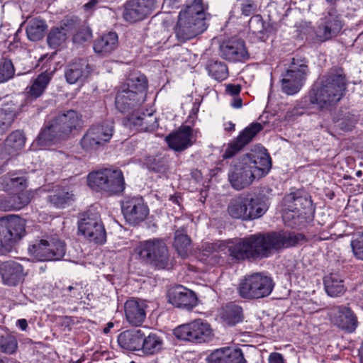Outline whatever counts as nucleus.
Returning a JSON list of instances; mask_svg holds the SVG:
<instances>
[{
    "label": "nucleus",
    "instance_id": "f257e3e1",
    "mask_svg": "<svg viewBox=\"0 0 363 363\" xmlns=\"http://www.w3.org/2000/svg\"><path fill=\"white\" fill-rule=\"evenodd\" d=\"M147 88L145 76L134 73L121 86L116 97V108L127 114L126 125L140 131L152 130L158 125L152 114L139 113L140 106L145 101Z\"/></svg>",
    "mask_w": 363,
    "mask_h": 363
},
{
    "label": "nucleus",
    "instance_id": "f03ea898",
    "mask_svg": "<svg viewBox=\"0 0 363 363\" xmlns=\"http://www.w3.org/2000/svg\"><path fill=\"white\" fill-rule=\"evenodd\" d=\"M298 238L291 233L279 232L252 235L235 241L220 242L219 247L227 250L229 255L238 260L268 257L280 250L296 245Z\"/></svg>",
    "mask_w": 363,
    "mask_h": 363
},
{
    "label": "nucleus",
    "instance_id": "7ed1b4c3",
    "mask_svg": "<svg viewBox=\"0 0 363 363\" xmlns=\"http://www.w3.org/2000/svg\"><path fill=\"white\" fill-rule=\"evenodd\" d=\"M271 160L266 150L258 147L239 158L228 171V181L235 190L249 186L255 179L265 176L271 169Z\"/></svg>",
    "mask_w": 363,
    "mask_h": 363
},
{
    "label": "nucleus",
    "instance_id": "20e7f679",
    "mask_svg": "<svg viewBox=\"0 0 363 363\" xmlns=\"http://www.w3.org/2000/svg\"><path fill=\"white\" fill-rule=\"evenodd\" d=\"M345 87L344 76L327 74L314 85L308 96L309 101L320 109L328 108L342 99Z\"/></svg>",
    "mask_w": 363,
    "mask_h": 363
},
{
    "label": "nucleus",
    "instance_id": "39448f33",
    "mask_svg": "<svg viewBox=\"0 0 363 363\" xmlns=\"http://www.w3.org/2000/svg\"><path fill=\"white\" fill-rule=\"evenodd\" d=\"M79 116L74 111L60 114L49 122L40 133L36 143L42 148L50 147L66 138L79 125Z\"/></svg>",
    "mask_w": 363,
    "mask_h": 363
},
{
    "label": "nucleus",
    "instance_id": "423d86ee",
    "mask_svg": "<svg viewBox=\"0 0 363 363\" xmlns=\"http://www.w3.org/2000/svg\"><path fill=\"white\" fill-rule=\"evenodd\" d=\"M201 0H194L190 6L179 15L177 34L184 39H190L203 33L207 28Z\"/></svg>",
    "mask_w": 363,
    "mask_h": 363
},
{
    "label": "nucleus",
    "instance_id": "0eeeda50",
    "mask_svg": "<svg viewBox=\"0 0 363 363\" xmlns=\"http://www.w3.org/2000/svg\"><path fill=\"white\" fill-rule=\"evenodd\" d=\"M135 255L159 269H170L172 262L165 242L159 239L147 240L138 243L134 249Z\"/></svg>",
    "mask_w": 363,
    "mask_h": 363
},
{
    "label": "nucleus",
    "instance_id": "6e6552de",
    "mask_svg": "<svg viewBox=\"0 0 363 363\" xmlns=\"http://www.w3.org/2000/svg\"><path fill=\"white\" fill-rule=\"evenodd\" d=\"M285 208L282 218L285 223L290 226L303 223L308 214L312 211V202L307 197L302 196L300 191L291 193L284 199Z\"/></svg>",
    "mask_w": 363,
    "mask_h": 363
},
{
    "label": "nucleus",
    "instance_id": "1a4fd4ad",
    "mask_svg": "<svg viewBox=\"0 0 363 363\" xmlns=\"http://www.w3.org/2000/svg\"><path fill=\"white\" fill-rule=\"evenodd\" d=\"M173 334L178 340L194 344L208 342L214 336L211 325L201 318L176 327Z\"/></svg>",
    "mask_w": 363,
    "mask_h": 363
},
{
    "label": "nucleus",
    "instance_id": "9d476101",
    "mask_svg": "<svg viewBox=\"0 0 363 363\" xmlns=\"http://www.w3.org/2000/svg\"><path fill=\"white\" fill-rule=\"evenodd\" d=\"M267 210V206L259 199L243 194L232 199L228 208V212L232 218L243 220L258 218Z\"/></svg>",
    "mask_w": 363,
    "mask_h": 363
},
{
    "label": "nucleus",
    "instance_id": "9b49d317",
    "mask_svg": "<svg viewBox=\"0 0 363 363\" xmlns=\"http://www.w3.org/2000/svg\"><path fill=\"white\" fill-rule=\"evenodd\" d=\"M273 279L261 273L245 277L240 282L238 293L242 298L257 299L268 296L274 289Z\"/></svg>",
    "mask_w": 363,
    "mask_h": 363
},
{
    "label": "nucleus",
    "instance_id": "f8f14e48",
    "mask_svg": "<svg viewBox=\"0 0 363 363\" xmlns=\"http://www.w3.org/2000/svg\"><path fill=\"white\" fill-rule=\"evenodd\" d=\"M308 73L306 62L294 58L289 67L282 74L281 89L287 95L298 93L306 81Z\"/></svg>",
    "mask_w": 363,
    "mask_h": 363
},
{
    "label": "nucleus",
    "instance_id": "ddd939ff",
    "mask_svg": "<svg viewBox=\"0 0 363 363\" xmlns=\"http://www.w3.org/2000/svg\"><path fill=\"white\" fill-rule=\"evenodd\" d=\"M79 233L89 240L103 244L106 234L99 216L96 214H84L78 222Z\"/></svg>",
    "mask_w": 363,
    "mask_h": 363
},
{
    "label": "nucleus",
    "instance_id": "4468645a",
    "mask_svg": "<svg viewBox=\"0 0 363 363\" xmlns=\"http://www.w3.org/2000/svg\"><path fill=\"white\" fill-rule=\"evenodd\" d=\"M25 233V221L17 216L0 218V245H9L19 240Z\"/></svg>",
    "mask_w": 363,
    "mask_h": 363
},
{
    "label": "nucleus",
    "instance_id": "2eb2a0df",
    "mask_svg": "<svg viewBox=\"0 0 363 363\" xmlns=\"http://www.w3.org/2000/svg\"><path fill=\"white\" fill-rule=\"evenodd\" d=\"M157 8V0H129L124 5L123 16L130 23L142 21Z\"/></svg>",
    "mask_w": 363,
    "mask_h": 363
},
{
    "label": "nucleus",
    "instance_id": "dca6fc26",
    "mask_svg": "<svg viewBox=\"0 0 363 363\" xmlns=\"http://www.w3.org/2000/svg\"><path fill=\"white\" fill-rule=\"evenodd\" d=\"M198 134V130L182 125L177 131L167 135L165 140L169 148L176 152H182L195 143Z\"/></svg>",
    "mask_w": 363,
    "mask_h": 363
},
{
    "label": "nucleus",
    "instance_id": "f3484780",
    "mask_svg": "<svg viewBox=\"0 0 363 363\" xmlns=\"http://www.w3.org/2000/svg\"><path fill=\"white\" fill-rule=\"evenodd\" d=\"M121 208L125 220L133 225L143 220L149 213L148 208L141 197L126 198L123 201Z\"/></svg>",
    "mask_w": 363,
    "mask_h": 363
},
{
    "label": "nucleus",
    "instance_id": "a211bd4d",
    "mask_svg": "<svg viewBox=\"0 0 363 363\" xmlns=\"http://www.w3.org/2000/svg\"><path fill=\"white\" fill-rule=\"evenodd\" d=\"M23 265L14 260H9L0 264V277L4 284L16 286L23 281L28 275Z\"/></svg>",
    "mask_w": 363,
    "mask_h": 363
},
{
    "label": "nucleus",
    "instance_id": "6ab92c4d",
    "mask_svg": "<svg viewBox=\"0 0 363 363\" xmlns=\"http://www.w3.org/2000/svg\"><path fill=\"white\" fill-rule=\"evenodd\" d=\"M168 302L175 307L191 309L197 304L195 293L182 286L177 285L169 289L167 293Z\"/></svg>",
    "mask_w": 363,
    "mask_h": 363
},
{
    "label": "nucleus",
    "instance_id": "aec40b11",
    "mask_svg": "<svg viewBox=\"0 0 363 363\" xmlns=\"http://www.w3.org/2000/svg\"><path fill=\"white\" fill-rule=\"evenodd\" d=\"M329 315L335 325L348 333L354 332L357 326V318L348 307H335L330 311Z\"/></svg>",
    "mask_w": 363,
    "mask_h": 363
},
{
    "label": "nucleus",
    "instance_id": "412c9836",
    "mask_svg": "<svg viewBox=\"0 0 363 363\" xmlns=\"http://www.w3.org/2000/svg\"><path fill=\"white\" fill-rule=\"evenodd\" d=\"M51 244L49 240H45V239L37 240L28 247V253L35 260L40 262L61 259L63 252L62 246L60 245L57 252L54 253L52 250L49 248V245Z\"/></svg>",
    "mask_w": 363,
    "mask_h": 363
},
{
    "label": "nucleus",
    "instance_id": "4be33fe9",
    "mask_svg": "<svg viewBox=\"0 0 363 363\" xmlns=\"http://www.w3.org/2000/svg\"><path fill=\"white\" fill-rule=\"evenodd\" d=\"M146 302L143 300L130 298L124 304L125 316L132 325L139 326L146 318Z\"/></svg>",
    "mask_w": 363,
    "mask_h": 363
},
{
    "label": "nucleus",
    "instance_id": "5701e85b",
    "mask_svg": "<svg viewBox=\"0 0 363 363\" xmlns=\"http://www.w3.org/2000/svg\"><path fill=\"white\" fill-rule=\"evenodd\" d=\"M262 129L259 123H252L245 128L238 136L236 140L229 144L223 155V158H230L236 154L241 148L250 143L254 136Z\"/></svg>",
    "mask_w": 363,
    "mask_h": 363
},
{
    "label": "nucleus",
    "instance_id": "b1692460",
    "mask_svg": "<svg viewBox=\"0 0 363 363\" xmlns=\"http://www.w3.org/2000/svg\"><path fill=\"white\" fill-rule=\"evenodd\" d=\"M220 55L230 62H241L248 59V52L242 40H230L220 46Z\"/></svg>",
    "mask_w": 363,
    "mask_h": 363
},
{
    "label": "nucleus",
    "instance_id": "393cba45",
    "mask_svg": "<svg viewBox=\"0 0 363 363\" xmlns=\"http://www.w3.org/2000/svg\"><path fill=\"white\" fill-rule=\"evenodd\" d=\"M143 333L140 330H129L121 333L118 337L119 345L127 350H141Z\"/></svg>",
    "mask_w": 363,
    "mask_h": 363
},
{
    "label": "nucleus",
    "instance_id": "a878e982",
    "mask_svg": "<svg viewBox=\"0 0 363 363\" xmlns=\"http://www.w3.org/2000/svg\"><path fill=\"white\" fill-rule=\"evenodd\" d=\"M116 174L112 173L111 169H104L89 174L87 183L89 186L96 191L106 193V182L109 179H116Z\"/></svg>",
    "mask_w": 363,
    "mask_h": 363
},
{
    "label": "nucleus",
    "instance_id": "bb28decb",
    "mask_svg": "<svg viewBox=\"0 0 363 363\" xmlns=\"http://www.w3.org/2000/svg\"><path fill=\"white\" fill-rule=\"evenodd\" d=\"M98 133L97 129L89 128L82 137L80 145L85 152L94 151L110 140L109 133H104V137L99 138L95 137Z\"/></svg>",
    "mask_w": 363,
    "mask_h": 363
},
{
    "label": "nucleus",
    "instance_id": "cd10ccee",
    "mask_svg": "<svg viewBox=\"0 0 363 363\" xmlns=\"http://www.w3.org/2000/svg\"><path fill=\"white\" fill-rule=\"evenodd\" d=\"M91 73V67L84 61H79L69 65L65 72V77L68 83L75 84L86 79Z\"/></svg>",
    "mask_w": 363,
    "mask_h": 363
},
{
    "label": "nucleus",
    "instance_id": "c85d7f7f",
    "mask_svg": "<svg viewBox=\"0 0 363 363\" xmlns=\"http://www.w3.org/2000/svg\"><path fill=\"white\" fill-rule=\"evenodd\" d=\"M164 342L162 335L150 333L147 337L143 336L141 350L147 355L158 354L164 349Z\"/></svg>",
    "mask_w": 363,
    "mask_h": 363
},
{
    "label": "nucleus",
    "instance_id": "c756f323",
    "mask_svg": "<svg viewBox=\"0 0 363 363\" xmlns=\"http://www.w3.org/2000/svg\"><path fill=\"white\" fill-rule=\"evenodd\" d=\"M75 200V196L69 187H58L49 196V201L56 208H63L71 205Z\"/></svg>",
    "mask_w": 363,
    "mask_h": 363
},
{
    "label": "nucleus",
    "instance_id": "7c9ffc66",
    "mask_svg": "<svg viewBox=\"0 0 363 363\" xmlns=\"http://www.w3.org/2000/svg\"><path fill=\"white\" fill-rule=\"evenodd\" d=\"M118 38L115 32H108L102 35L96 40L94 50L96 53L106 55L115 50L118 45Z\"/></svg>",
    "mask_w": 363,
    "mask_h": 363
},
{
    "label": "nucleus",
    "instance_id": "2f4dec72",
    "mask_svg": "<svg viewBox=\"0 0 363 363\" xmlns=\"http://www.w3.org/2000/svg\"><path fill=\"white\" fill-rule=\"evenodd\" d=\"M51 77L48 73H42L34 79L26 88L28 98L37 99L40 97L47 88Z\"/></svg>",
    "mask_w": 363,
    "mask_h": 363
},
{
    "label": "nucleus",
    "instance_id": "473e14b6",
    "mask_svg": "<svg viewBox=\"0 0 363 363\" xmlns=\"http://www.w3.org/2000/svg\"><path fill=\"white\" fill-rule=\"evenodd\" d=\"M342 28L341 21L337 16H330L326 24L323 28H319L317 36L321 41L330 39L337 35Z\"/></svg>",
    "mask_w": 363,
    "mask_h": 363
},
{
    "label": "nucleus",
    "instance_id": "72a5a7b5",
    "mask_svg": "<svg viewBox=\"0 0 363 363\" xmlns=\"http://www.w3.org/2000/svg\"><path fill=\"white\" fill-rule=\"evenodd\" d=\"M324 285L326 293L331 297L339 296L345 291L343 281L337 274H330L325 277Z\"/></svg>",
    "mask_w": 363,
    "mask_h": 363
},
{
    "label": "nucleus",
    "instance_id": "f704fd0d",
    "mask_svg": "<svg viewBox=\"0 0 363 363\" xmlns=\"http://www.w3.org/2000/svg\"><path fill=\"white\" fill-rule=\"evenodd\" d=\"M191 240L184 228L176 230L174 233V247L182 257L188 256L190 252Z\"/></svg>",
    "mask_w": 363,
    "mask_h": 363
},
{
    "label": "nucleus",
    "instance_id": "c9c22d12",
    "mask_svg": "<svg viewBox=\"0 0 363 363\" xmlns=\"http://www.w3.org/2000/svg\"><path fill=\"white\" fill-rule=\"evenodd\" d=\"M48 26L45 22L40 18H33L28 23L26 34L29 40L37 41L45 34Z\"/></svg>",
    "mask_w": 363,
    "mask_h": 363
},
{
    "label": "nucleus",
    "instance_id": "e433bc0d",
    "mask_svg": "<svg viewBox=\"0 0 363 363\" xmlns=\"http://www.w3.org/2000/svg\"><path fill=\"white\" fill-rule=\"evenodd\" d=\"M210 77L217 81H223L228 77V69L226 65L217 60H210L206 67Z\"/></svg>",
    "mask_w": 363,
    "mask_h": 363
},
{
    "label": "nucleus",
    "instance_id": "4c0bfd02",
    "mask_svg": "<svg viewBox=\"0 0 363 363\" xmlns=\"http://www.w3.org/2000/svg\"><path fill=\"white\" fill-rule=\"evenodd\" d=\"M25 137L20 131L11 133L6 140V147L10 154H15L25 145Z\"/></svg>",
    "mask_w": 363,
    "mask_h": 363
},
{
    "label": "nucleus",
    "instance_id": "58836bf2",
    "mask_svg": "<svg viewBox=\"0 0 363 363\" xmlns=\"http://www.w3.org/2000/svg\"><path fill=\"white\" fill-rule=\"evenodd\" d=\"M112 173L116 174V179H108L107 182H106V184L108 188H106V194H115L121 193L125 188L124 178L123 172L119 169H112Z\"/></svg>",
    "mask_w": 363,
    "mask_h": 363
},
{
    "label": "nucleus",
    "instance_id": "ea45409f",
    "mask_svg": "<svg viewBox=\"0 0 363 363\" xmlns=\"http://www.w3.org/2000/svg\"><path fill=\"white\" fill-rule=\"evenodd\" d=\"M16 174L9 172L0 178V188L8 191L18 186H26V179L21 177H15Z\"/></svg>",
    "mask_w": 363,
    "mask_h": 363
},
{
    "label": "nucleus",
    "instance_id": "a19ab883",
    "mask_svg": "<svg viewBox=\"0 0 363 363\" xmlns=\"http://www.w3.org/2000/svg\"><path fill=\"white\" fill-rule=\"evenodd\" d=\"M221 318L229 325H233L242 320V309L239 306H228L222 313Z\"/></svg>",
    "mask_w": 363,
    "mask_h": 363
},
{
    "label": "nucleus",
    "instance_id": "79ce46f5",
    "mask_svg": "<svg viewBox=\"0 0 363 363\" xmlns=\"http://www.w3.org/2000/svg\"><path fill=\"white\" fill-rule=\"evenodd\" d=\"M68 30L65 28H56L50 31L48 36V43L52 48H57L67 39Z\"/></svg>",
    "mask_w": 363,
    "mask_h": 363
},
{
    "label": "nucleus",
    "instance_id": "37998d69",
    "mask_svg": "<svg viewBox=\"0 0 363 363\" xmlns=\"http://www.w3.org/2000/svg\"><path fill=\"white\" fill-rule=\"evenodd\" d=\"M225 363H246V360L240 348L225 347Z\"/></svg>",
    "mask_w": 363,
    "mask_h": 363
},
{
    "label": "nucleus",
    "instance_id": "c03bdc74",
    "mask_svg": "<svg viewBox=\"0 0 363 363\" xmlns=\"http://www.w3.org/2000/svg\"><path fill=\"white\" fill-rule=\"evenodd\" d=\"M250 30L256 35H262L259 36L260 38H264L266 32V27L262 17L259 15L252 16L249 21Z\"/></svg>",
    "mask_w": 363,
    "mask_h": 363
},
{
    "label": "nucleus",
    "instance_id": "a18cd8bd",
    "mask_svg": "<svg viewBox=\"0 0 363 363\" xmlns=\"http://www.w3.org/2000/svg\"><path fill=\"white\" fill-rule=\"evenodd\" d=\"M14 67L11 60H4L0 62V83L11 79L14 75Z\"/></svg>",
    "mask_w": 363,
    "mask_h": 363
},
{
    "label": "nucleus",
    "instance_id": "49530a36",
    "mask_svg": "<svg viewBox=\"0 0 363 363\" xmlns=\"http://www.w3.org/2000/svg\"><path fill=\"white\" fill-rule=\"evenodd\" d=\"M351 247L354 255L363 260V233L357 235L351 241Z\"/></svg>",
    "mask_w": 363,
    "mask_h": 363
},
{
    "label": "nucleus",
    "instance_id": "de8ad7c7",
    "mask_svg": "<svg viewBox=\"0 0 363 363\" xmlns=\"http://www.w3.org/2000/svg\"><path fill=\"white\" fill-rule=\"evenodd\" d=\"M20 201H14L10 204L5 205L4 208L7 210H19L26 206L30 202V197L26 193L22 192L18 195H15Z\"/></svg>",
    "mask_w": 363,
    "mask_h": 363
},
{
    "label": "nucleus",
    "instance_id": "09e8293b",
    "mask_svg": "<svg viewBox=\"0 0 363 363\" xmlns=\"http://www.w3.org/2000/svg\"><path fill=\"white\" fill-rule=\"evenodd\" d=\"M17 347V341L13 337H6L1 339V349L2 352L12 354L16 350Z\"/></svg>",
    "mask_w": 363,
    "mask_h": 363
},
{
    "label": "nucleus",
    "instance_id": "8fccbe9b",
    "mask_svg": "<svg viewBox=\"0 0 363 363\" xmlns=\"http://www.w3.org/2000/svg\"><path fill=\"white\" fill-rule=\"evenodd\" d=\"M15 118V114L12 111H0V129L6 130L12 124Z\"/></svg>",
    "mask_w": 363,
    "mask_h": 363
},
{
    "label": "nucleus",
    "instance_id": "3c124183",
    "mask_svg": "<svg viewBox=\"0 0 363 363\" xmlns=\"http://www.w3.org/2000/svg\"><path fill=\"white\" fill-rule=\"evenodd\" d=\"M208 363H225V347L211 352L206 357Z\"/></svg>",
    "mask_w": 363,
    "mask_h": 363
},
{
    "label": "nucleus",
    "instance_id": "603ef678",
    "mask_svg": "<svg viewBox=\"0 0 363 363\" xmlns=\"http://www.w3.org/2000/svg\"><path fill=\"white\" fill-rule=\"evenodd\" d=\"M92 38V32L88 27L81 28L74 36L75 43H81L90 40Z\"/></svg>",
    "mask_w": 363,
    "mask_h": 363
},
{
    "label": "nucleus",
    "instance_id": "864d4df0",
    "mask_svg": "<svg viewBox=\"0 0 363 363\" xmlns=\"http://www.w3.org/2000/svg\"><path fill=\"white\" fill-rule=\"evenodd\" d=\"M90 128H96L98 130V133L95 137L102 138L104 137V133H108L110 135V139L113 135V126L110 123H105L103 124H99L96 125H94Z\"/></svg>",
    "mask_w": 363,
    "mask_h": 363
},
{
    "label": "nucleus",
    "instance_id": "5fc2aeb1",
    "mask_svg": "<svg viewBox=\"0 0 363 363\" xmlns=\"http://www.w3.org/2000/svg\"><path fill=\"white\" fill-rule=\"evenodd\" d=\"M45 240H49L50 243H52L49 245V248L52 250L53 252H57V248H59L60 245L62 246L63 252L62 255V258L64 257L66 252V246L65 242L59 239L57 237H49L45 239Z\"/></svg>",
    "mask_w": 363,
    "mask_h": 363
},
{
    "label": "nucleus",
    "instance_id": "6e6d98bb",
    "mask_svg": "<svg viewBox=\"0 0 363 363\" xmlns=\"http://www.w3.org/2000/svg\"><path fill=\"white\" fill-rule=\"evenodd\" d=\"M268 363H286V362L281 354L272 352L269 355Z\"/></svg>",
    "mask_w": 363,
    "mask_h": 363
},
{
    "label": "nucleus",
    "instance_id": "4d7b16f0",
    "mask_svg": "<svg viewBox=\"0 0 363 363\" xmlns=\"http://www.w3.org/2000/svg\"><path fill=\"white\" fill-rule=\"evenodd\" d=\"M240 91V86L239 85L228 84L226 86V92L231 95L236 96Z\"/></svg>",
    "mask_w": 363,
    "mask_h": 363
},
{
    "label": "nucleus",
    "instance_id": "13d9d810",
    "mask_svg": "<svg viewBox=\"0 0 363 363\" xmlns=\"http://www.w3.org/2000/svg\"><path fill=\"white\" fill-rule=\"evenodd\" d=\"M255 11V5L253 4H247L242 6V12L245 16H250Z\"/></svg>",
    "mask_w": 363,
    "mask_h": 363
},
{
    "label": "nucleus",
    "instance_id": "bf43d9fd",
    "mask_svg": "<svg viewBox=\"0 0 363 363\" xmlns=\"http://www.w3.org/2000/svg\"><path fill=\"white\" fill-rule=\"evenodd\" d=\"M98 0H90L88 3L84 5V9L86 11L90 12L96 6Z\"/></svg>",
    "mask_w": 363,
    "mask_h": 363
},
{
    "label": "nucleus",
    "instance_id": "052dcab7",
    "mask_svg": "<svg viewBox=\"0 0 363 363\" xmlns=\"http://www.w3.org/2000/svg\"><path fill=\"white\" fill-rule=\"evenodd\" d=\"M231 105L233 108H240L242 107V101L240 97L235 96Z\"/></svg>",
    "mask_w": 363,
    "mask_h": 363
},
{
    "label": "nucleus",
    "instance_id": "680f3d73",
    "mask_svg": "<svg viewBox=\"0 0 363 363\" xmlns=\"http://www.w3.org/2000/svg\"><path fill=\"white\" fill-rule=\"evenodd\" d=\"M17 326H18L22 330H25L28 326L27 321L26 319H19L16 322Z\"/></svg>",
    "mask_w": 363,
    "mask_h": 363
},
{
    "label": "nucleus",
    "instance_id": "e2e57ef3",
    "mask_svg": "<svg viewBox=\"0 0 363 363\" xmlns=\"http://www.w3.org/2000/svg\"><path fill=\"white\" fill-rule=\"evenodd\" d=\"M224 128L225 130L233 131L235 130V124L232 122H227L224 124Z\"/></svg>",
    "mask_w": 363,
    "mask_h": 363
},
{
    "label": "nucleus",
    "instance_id": "0e129e2a",
    "mask_svg": "<svg viewBox=\"0 0 363 363\" xmlns=\"http://www.w3.org/2000/svg\"><path fill=\"white\" fill-rule=\"evenodd\" d=\"M113 325H114L113 323L108 322L106 324V326L103 330L104 333L108 334L110 332V330L113 328Z\"/></svg>",
    "mask_w": 363,
    "mask_h": 363
},
{
    "label": "nucleus",
    "instance_id": "69168bd1",
    "mask_svg": "<svg viewBox=\"0 0 363 363\" xmlns=\"http://www.w3.org/2000/svg\"><path fill=\"white\" fill-rule=\"evenodd\" d=\"M179 2V0H164V4L168 6L174 7L175 4Z\"/></svg>",
    "mask_w": 363,
    "mask_h": 363
},
{
    "label": "nucleus",
    "instance_id": "338daca9",
    "mask_svg": "<svg viewBox=\"0 0 363 363\" xmlns=\"http://www.w3.org/2000/svg\"><path fill=\"white\" fill-rule=\"evenodd\" d=\"M359 363H363V342L359 351Z\"/></svg>",
    "mask_w": 363,
    "mask_h": 363
},
{
    "label": "nucleus",
    "instance_id": "774afa93",
    "mask_svg": "<svg viewBox=\"0 0 363 363\" xmlns=\"http://www.w3.org/2000/svg\"><path fill=\"white\" fill-rule=\"evenodd\" d=\"M14 201H20V200L18 199L17 198H15V196H13L10 198L9 201H8V204H10Z\"/></svg>",
    "mask_w": 363,
    "mask_h": 363
}]
</instances>
